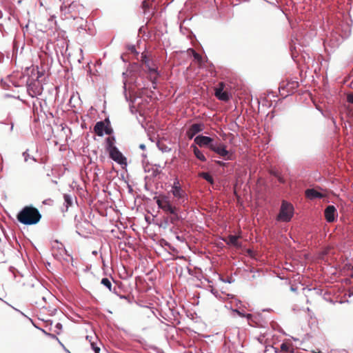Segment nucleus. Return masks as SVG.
I'll use <instances>...</instances> for the list:
<instances>
[{
  "label": "nucleus",
  "instance_id": "nucleus-52",
  "mask_svg": "<svg viewBox=\"0 0 353 353\" xmlns=\"http://www.w3.org/2000/svg\"><path fill=\"white\" fill-rule=\"evenodd\" d=\"M28 319L32 323V324L34 325V327H36V328H39L38 326H36V325L34 324V322L32 319L28 318Z\"/></svg>",
  "mask_w": 353,
  "mask_h": 353
},
{
  "label": "nucleus",
  "instance_id": "nucleus-48",
  "mask_svg": "<svg viewBox=\"0 0 353 353\" xmlns=\"http://www.w3.org/2000/svg\"><path fill=\"white\" fill-rule=\"evenodd\" d=\"M234 312H236L239 316H243L244 315L243 314H241L239 311L238 310H234Z\"/></svg>",
  "mask_w": 353,
  "mask_h": 353
},
{
  "label": "nucleus",
  "instance_id": "nucleus-40",
  "mask_svg": "<svg viewBox=\"0 0 353 353\" xmlns=\"http://www.w3.org/2000/svg\"><path fill=\"white\" fill-rule=\"evenodd\" d=\"M347 100L349 103H353V94H350L347 96Z\"/></svg>",
  "mask_w": 353,
  "mask_h": 353
},
{
  "label": "nucleus",
  "instance_id": "nucleus-45",
  "mask_svg": "<svg viewBox=\"0 0 353 353\" xmlns=\"http://www.w3.org/2000/svg\"><path fill=\"white\" fill-rule=\"evenodd\" d=\"M139 148L142 150H145V148H146V146L144 143H141L139 146Z\"/></svg>",
  "mask_w": 353,
  "mask_h": 353
},
{
  "label": "nucleus",
  "instance_id": "nucleus-7",
  "mask_svg": "<svg viewBox=\"0 0 353 353\" xmlns=\"http://www.w3.org/2000/svg\"><path fill=\"white\" fill-rule=\"evenodd\" d=\"M93 131L99 137H103L105 134L113 135L114 130L111 126L109 117L105 118L103 121H97L94 126Z\"/></svg>",
  "mask_w": 353,
  "mask_h": 353
},
{
  "label": "nucleus",
  "instance_id": "nucleus-35",
  "mask_svg": "<svg viewBox=\"0 0 353 353\" xmlns=\"http://www.w3.org/2000/svg\"><path fill=\"white\" fill-rule=\"evenodd\" d=\"M281 350L282 352H287L290 348V346L288 344L285 343H283L281 345Z\"/></svg>",
  "mask_w": 353,
  "mask_h": 353
},
{
  "label": "nucleus",
  "instance_id": "nucleus-2",
  "mask_svg": "<svg viewBox=\"0 0 353 353\" xmlns=\"http://www.w3.org/2000/svg\"><path fill=\"white\" fill-rule=\"evenodd\" d=\"M171 190L167 194H161L155 196L159 208L161 209L165 215L159 224L163 229H169L176 238V176H174Z\"/></svg>",
  "mask_w": 353,
  "mask_h": 353
},
{
  "label": "nucleus",
  "instance_id": "nucleus-63",
  "mask_svg": "<svg viewBox=\"0 0 353 353\" xmlns=\"http://www.w3.org/2000/svg\"><path fill=\"white\" fill-rule=\"evenodd\" d=\"M74 221L79 222V221L77 220V215L75 216Z\"/></svg>",
  "mask_w": 353,
  "mask_h": 353
},
{
  "label": "nucleus",
  "instance_id": "nucleus-11",
  "mask_svg": "<svg viewBox=\"0 0 353 353\" xmlns=\"http://www.w3.org/2000/svg\"><path fill=\"white\" fill-rule=\"evenodd\" d=\"M194 142L200 147H208L211 150V145L214 144V140L206 136L198 135L194 139Z\"/></svg>",
  "mask_w": 353,
  "mask_h": 353
},
{
  "label": "nucleus",
  "instance_id": "nucleus-61",
  "mask_svg": "<svg viewBox=\"0 0 353 353\" xmlns=\"http://www.w3.org/2000/svg\"><path fill=\"white\" fill-rule=\"evenodd\" d=\"M64 349V350L68 353H70L68 350H67V348L64 346V347H63Z\"/></svg>",
  "mask_w": 353,
  "mask_h": 353
},
{
  "label": "nucleus",
  "instance_id": "nucleus-15",
  "mask_svg": "<svg viewBox=\"0 0 353 353\" xmlns=\"http://www.w3.org/2000/svg\"><path fill=\"white\" fill-rule=\"evenodd\" d=\"M203 130V125L200 123H194L187 131V135L192 139L196 134Z\"/></svg>",
  "mask_w": 353,
  "mask_h": 353
},
{
  "label": "nucleus",
  "instance_id": "nucleus-44",
  "mask_svg": "<svg viewBox=\"0 0 353 353\" xmlns=\"http://www.w3.org/2000/svg\"><path fill=\"white\" fill-rule=\"evenodd\" d=\"M78 29L79 30H85V25H83L82 23L79 25V26L78 27Z\"/></svg>",
  "mask_w": 353,
  "mask_h": 353
},
{
  "label": "nucleus",
  "instance_id": "nucleus-34",
  "mask_svg": "<svg viewBox=\"0 0 353 353\" xmlns=\"http://www.w3.org/2000/svg\"><path fill=\"white\" fill-rule=\"evenodd\" d=\"M22 156L24 158V161L25 162H27L28 160L29 159H30V155L29 154V150L27 149L26 151H24L23 153H22Z\"/></svg>",
  "mask_w": 353,
  "mask_h": 353
},
{
  "label": "nucleus",
  "instance_id": "nucleus-42",
  "mask_svg": "<svg viewBox=\"0 0 353 353\" xmlns=\"http://www.w3.org/2000/svg\"><path fill=\"white\" fill-rule=\"evenodd\" d=\"M0 32L2 33L3 37H5L4 32H6V30L2 23H0Z\"/></svg>",
  "mask_w": 353,
  "mask_h": 353
},
{
  "label": "nucleus",
  "instance_id": "nucleus-46",
  "mask_svg": "<svg viewBox=\"0 0 353 353\" xmlns=\"http://www.w3.org/2000/svg\"><path fill=\"white\" fill-rule=\"evenodd\" d=\"M14 309L15 310H17V312H19L22 316H25V317H27L28 319L29 318V317H28V316H26V315L23 312H21V311H20V310H17V309H16V308H14Z\"/></svg>",
  "mask_w": 353,
  "mask_h": 353
},
{
  "label": "nucleus",
  "instance_id": "nucleus-36",
  "mask_svg": "<svg viewBox=\"0 0 353 353\" xmlns=\"http://www.w3.org/2000/svg\"><path fill=\"white\" fill-rule=\"evenodd\" d=\"M1 86L4 90H8L10 88V85L5 81L3 79H1Z\"/></svg>",
  "mask_w": 353,
  "mask_h": 353
},
{
  "label": "nucleus",
  "instance_id": "nucleus-4",
  "mask_svg": "<svg viewBox=\"0 0 353 353\" xmlns=\"http://www.w3.org/2000/svg\"><path fill=\"white\" fill-rule=\"evenodd\" d=\"M105 150L108 154V157L120 165L122 168L128 166L127 158L116 146V138L114 135L109 136L105 139Z\"/></svg>",
  "mask_w": 353,
  "mask_h": 353
},
{
  "label": "nucleus",
  "instance_id": "nucleus-12",
  "mask_svg": "<svg viewBox=\"0 0 353 353\" xmlns=\"http://www.w3.org/2000/svg\"><path fill=\"white\" fill-rule=\"evenodd\" d=\"M26 86L27 90L32 97H34V96L37 95H40L42 92L43 88L40 86L39 84L36 83V82L34 81L29 83L28 81Z\"/></svg>",
  "mask_w": 353,
  "mask_h": 353
},
{
  "label": "nucleus",
  "instance_id": "nucleus-62",
  "mask_svg": "<svg viewBox=\"0 0 353 353\" xmlns=\"http://www.w3.org/2000/svg\"><path fill=\"white\" fill-rule=\"evenodd\" d=\"M350 111L352 112V114L353 116V108H350Z\"/></svg>",
  "mask_w": 353,
  "mask_h": 353
},
{
  "label": "nucleus",
  "instance_id": "nucleus-50",
  "mask_svg": "<svg viewBox=\"0 0 353 353\" xmlns=\"http://www.w3.org/2000/svg\"><path fill=\"white\" fill-rule=\"evenodd\" d=\"M13 48H14V50H16V51L17 52V50H18V47H17V46H16V45H15V43H14V46H13Z\"/></svg>",
  "mask_w": 353,
  "mask_h": 353
},
{
  "label": "nucleus",
  "instance_id": "nucleus-19",
  "mask_svg": "<svg viewBox=\"0 0 353 353\" xmlns=\"http://www.w3.org/2000/svg\"><path fill=\"white\" fill-rule=\"evenodd\" d=\"M77 6V3L74 1L71 2L69 6H65L64 3H62V5L61 6V10H64L67 13H72L73 11H74Z\"/></svg>",
  "mask_w": 353,
  "mask_h": 353
},
{
  "label": "nucleus",
  "instance_id": "nucleus-51",
  "mask_svg": "<svg viewBox=\"0 0 353 353\" xmlns=\"http://www.w3.org/2000/svg\"><path fill=\"white\" fill-rule=\"evenodd\" d=\"M28 319L32 323V324L34 325V327H36V328H39L38 326H36V325L34 324V322L32 319L28 318Z\"/></svg>",
  "mask_w": 353,
  "mask_h": 353
},
{
  "label": "nucleus",
  "instance_id": "nucleus-64",
  "mask_svg": "<svg viewBox=\"0 0 353 353\" xmlns=\"http://www.w3.org/2000/svg\"><path fill=\"white\" fill-rule=\"evenodd\" d=\"M71 17L73 18L74 19H77V17L76 16H74V15H71Z\"/></svg>",
  "mask_w": 353,
  "mask_h": 353
},
{
  "label": "nucleus",
  "instance_id": "nucleus-24",
  "mask_svg": "<svg viewBox=\"0 0 353 353\" xmlns=\"http://www.w3.org/2000/svg\"><path fill=\"white\" fill-rule=\"evenodd\" d=\"M64 199V205L66 208V210H68V208L72 205V197L70 194H63Z\"/></svg>",
  "mask_w": 353,
  "mask_h": 353
},
{
  "label": "nucleus",
  "instance_id": "nucleus-27",
  "mask_svg": "<svg viewBox=\"0 0 353 353\" xmlns=\"http://www.w3.org/2000/svg\"><path fill=\"white\" fill-rule=\"evenodd\" d=\"M199 176L210 183L214 182L212 176L208 172H201L199 174Z\"/></svg>",
  "mask_w": 353,
  "mask_h": 353
},
{
  "label": "nucleus",
  "instance_id": "nucleus-16",
  "mask_svg": "<svg viewBox=\"0 0 353 353\" xmlns=\"http://www.w3.org/2000/svg\"><path fill=\"white\" fill-rule=\"evenodd\" d=\"M223 83H220V88H216L215 90V96L221 101H228L230 99L228 93L225 91H223Z\"/></svg>",
  "mask_w": 353,
  "mask_h": 353
},
{
  "label": "nucleus",
  "instance_id": "nucleus-39",
  "mask_svg": "<svg viewBox=\"0 0 353 353\" xmlns=\"http://www.w3.org/2000/svg\"><path fill=\"white\" fill-rule=\"evenodd\" d=\"M3 97H4L5 99H6V98H15V99H20L19 96H18V97H14V95H12V94H8V93L5 94L3 95Z\"/></svg>",
  "mask_w": 353,
  "mask_h": 353
},
{
  "label": "nucleus",
  "instance_id": "nucleus-6",
  "mask_svg": "<svg viewBox=\"0 0 353 353\" xmlns=\"http://www.w3.org/2000/svg\"><path fill=\"white\" fill-rule=\"evenodd\" d=\"M123 89L125 99L127 102L129 103L130 112L132 114H136L138 112V108L134 105V103L138 99H140L141 97L137 93L134 89L132 88L129 89V94H128V89L125 81H123Z\"/></svg>",
  "mask_w": 353,
  "mask_h": 353
},
{
  "label": "nucleus",
  "instance_id": "nucleus-22",
  "mask_svg": "<svg viewBox=\"0 0 353 353\" xmlns=\"http://www.w3.org/2000/svg\"><path fill=\"white\" fill-rule=\"evenodd\" d=\"M191 148H192L194 154L198 159L203 162L206 161L205 155L196 145H192Z\"/></svg>",
  "mask_w": 353,
  "mask_h": 353
},
{
  "label": "nucleus",
  "instance_id": "nucleus-57",
  "mask_svg": "<svg viewBox=\"0 0 353 353\" xmlns=\"http://www.w3.org/2000/svg\"><path fill=\"white\" fill-rule=\"evenodd\" d=\"M180 218H181V219H185V217H183L181 215H180V216H179V215L178 214V216H177L178 220H179Z\"/></svg>",
  "mask_w": 353,
  "mask_h": 353
},
{
  "label": "nucleus",
  "instance_id": "nucleus-13",
  "mask_svg": "<svg viewBox=\"0 0 353 353\" xmlns=\"http://www.w3.org/2000/svg\"><path fill=\"white\" fill-rule=\"evenodd\" d=\"M325 218L329 223H332L335 220L336 214V209L334 205H328L324 212Z\"/></svg>",
  "mask_w": 353,
  "mask_h": 353
},
{
  "label": "nucleus",
  "instance_id": "nucleus-56",
  "mask_svg": "<svg viewBox=\"0 0 353 353\" xmlns=\"http://www.w3.org/2000/svg\"><path fill=\"white\" fill-rule=\"evenodd\" d=\"M149 219H150V217H149V216H145V221H146L148 223H150V222H149Z\"/></svg>",
  "mask_w": 353,
  "mask_h": 353
},
{
  "label": "nucleus",
  "instance_id": "nucleus-41",
  "mask_svg": "<svg viewBox=\"0 0 353 353\" xmlns=\"http://www.w3.org/2000/svg\"><path fill=\"white\" fill-rule=\"evenodd\" d=\"M171 287L172 289V292L174 294L175 289L176 288V281L172 282Z\"/></svg>",
  "mask_w": 353,
  "mask_h": 353
},
{
  "label": "nucleus",
  "instance_id": "nucleus-26",
  "mask_svg": "<svg viewBox=\"0 0 353 353\" xmlns=\"http://www.w3.org/2000/svg\"><path fill=\"white\" fill-rule=\"evenodd\" d=\"M160 168H161V166L159 165H157V164H154V165L152 166V172H151L152 173H151V175L153 177H155L158 174H160V172H161Z\"/></svg>",
  "mask_w": 353,
  "mask_h": 353
},
{
  "label": "nucleus",
  "instance_id": "nucleus-30",
  "mask_svg": "<svg viewBox=\"0 0 353 353\" xmlns=\"http://www.w3.org/2000/svg\"><path fill=\"white\" fill-rule=\"evenodd\" d=\"M128 50L132 54H134V55L136 56H139V52H137V50H136V47L133 44H131V45H128Z\"/></svg>",
  "mask_w": 353,
  "mask_h": 353
},
{
  "label": "nucleus",
  "instance_id": "nucleus-59",
  "mask_svg": "<svg viewBox=\"0 0 353 353\" xmlns=\"http://www.w3.org/2000/svg\"><path fill=\"white\" fill-rule=\"evenodd\" d=\"M54 242H56L57 243H60L61 246H63V244L60 243L58 240H55Z\"/></svg>",
  "mask_w": 353,
  "mask_h": 353
},
{
  "label": "nucleus",
  "instance_id": "nucleus-33",
  "mask_svg": "<svg viewBox=\"0 0 353 353\" xmlns=\"http://www.w3.org/2000/svg\"><path fill=\"white\" fill-rule=\"evenodd\" d=\"M157 146L160 150L162 152H168L170 150V148L164 144H161L159 143H157Z\"/></svg>",
  "mask_w": 353,
  "mask_h": 353
},
{
  "label": "nucleus",
  "instance_id": "nucleus-18",
  "mask_svg": "<svg viewBox=\"0 0 353 353\" xmlns=\"http://www.w3.org/2000/svg\"><path fill=\"white\" fill-rule=\"evenodd\" d=\"M305 196L309 199H314L316 198H323V194L314 189H307L305 190Z\"/></svg>",
  "mask_w": 353,
  "mask_h": 353
},
{
  "label": "nucleus",
  "instance_id": "nucleus-55",
  "mask_svg": "<svg viewBox=\"0 0 353 353\" xmlns=\"http://www.w3.org/2000/svg\"><path fill=\"white\" fill-rule=\"evenodd\" d=\"M122 75H123V77L124 78H125V76L127 75V72H123V73H122Z\"/></svg>",
  "mask_w": 353,
  "mask_h": 353
},
{
  "label": "nucleus",
  "instance_id": "nucleus-54",
  "mask_svg": "<svg viewBox=\"0 0 353 353\" xmlns=\"http://www.w3.org/2000/svg\"><path fill=\"white\" fill-rule=\"evenodd\" d=\"M58 343L60 344V345H61L63 347H64V345L60 341V340L59 339V341H57Z\"/></svg>",
  "mask_w": 353,
  "mask_h": 353
},
{
  "label": "nucleus",
  "instance_id": "nucleus-17",
  "mask_svg": "<svg viewBox=\"0 0 353 353\" xmlns=\"http://www.w3.org/2000/svg\"><path fill=\"white\" fill-rule=\"evenodd\" d=\"M112 292L118 296L121 299H125L128 303H131L134 301V297L129 295L121 294V288L118 286H114L112 289Z\"/></svg>",
  "mask_w": 353,
  "mask_h": 353
},
{
  "label": "nucleus",
  "instance_id": "nucleus-37",
  "mask_svg": "<svg viewBox=\"0 0 353 353\" xmlns=\"http://www.w3.org/2000/svg\"><path fill=\"white\" fill-rule=\"evenodd\" d=\"M272 174H274L276 177H277V179H278V180H279V181L280 183H284V182H285V181H284L283 178L282 176H280L277 172H272Z\"/></svg>",
  "mask_w": 353,
  "mask_h": 353
},
{
  "label": "nucleus",
  "instance_id": "nucleus-25",
  "mask_svg": "<svg viewBox=\"0 0 353 353\" xmlns=\"http://www.w3.org/2000/svg\"><path fill=\"white\" fill-rule=\"evenodd\" d=\"M101 284L105 286L109 291H112V285L110 280L108 277H103L101 281Z\"/></svg>",
  "mask_w": 353,
  "mask_h": 353
},
{
  "label": "nucleus",
  "instance_id": "nucleus-28",
  "mask_svg": "<svg viewBox=\"0 0 353 353\" xmlns=\"http://www.w3.org/2000/svg\"><path fill=\"white\" fill-rule=\"evenodd\" d=\"M90 342L91 349L93 350V352L94 353H99L101 351V348L97 345V343L91 341H90Z\"/></svg>",
  "mask_w": 353,
  "mask_h": 353
},
{
  "label": "nucleus",
  "instance_id": "nucleus-29",
  "mask_svg": "<svg viewBox=\"0 0 353 353\" xmlns=\"http://www.w3.org/2000/svg\"><path fill=\"white\" fill-rule=\"evenodd\" d=\"M46 336H48L50 339H55L57 341H59V338L54 334L49 333L46 332L45 330L42 328H39Z\"/></svg>",
  "mask_w": 353,
  "mask_h": 353
},
{
  "label": "nucleus",
  "instance_id": "nucleus-53",
  "mask_svg": "<svg viewBox=\"0 0 353 353\" xmlns=\"http://www.w3.org/2000/svg\"><path fill=\"white\" fill-rule=\"evenodd\" d=\"M92 254L93 255H95V256H96V255L97 254V251L94 250V251H92Z\"/></svg>",
  "mask_w": 353,
  "mask_h": 353
},
{
  "label": "nucleus",
  "instance_id": "nucleus-60",
  "mask_svg": "<svg viewBox=\"0 0 353 353\" xmlns=\"http://www.w3.org/2000/svg\"><path fill=\"white\" fill-rule=\"evenodd\" d=\"M171 329H174L176 332V327H175V325L172 326Z\"/></svg>",
  "mask_w": 353,
  "mask_h": 353
},
{
  "label": "nucleus",
  "instance_id": "nucleus-49",
  "mask_svg": "<svg viewBox=\"0 0 353 353\" xmlns=\"http://www.w3.org/2000/svg\"><path fill=\"white\" fill-rule=\"evenodd\" d=\"M30 159H32V161H34V162H37V159L34 157H33V156H31V157H30Z\"/></svg>",
  "mask_w": 353,
  "mask_h": 353
},
{
  "label": "nucleus",
  "instance_id": "nucleus-31",
  "mask_svg": "<svg viewBox=\"0 0 353 353\" xmlns=\"http://www.w3.org/2000/svg\"><path fill=\"white\" fill-rule=\"evenodd\" d=\"M153 165H150L149 163H145L144 161H143V169H144V171L145 172H152V166Z\"/></svg>",
  "mask_w": 353,
  "mask_h": 353
},
{
  "label": "nucleus",
  "instance_id": "nucleus-38",
  "mask_svg": "<svg viewBox=\"0 0 353 353\" xmlns=\"http://www.w3.org/2000/svg\"><path fill=\"white\" fill-rule=\"evenodd\" d=\"M5 254L3 250H0V263H6Z\"/></svg>",
  "mask_w": 353,
  "mask_h": 353
},
{
  "label": "nucleus",
  "instance_id": "nucleus-5",
  "mask_svg": "<svg viewBox=\"0 0 353 353\" xmlns=\"http://www.w3.org/2000/svg\"><path fill=\"white\" fill-rule=\"evenodd\" d=\"M42 217L39 210L32 205H26L17 213V221L25 225L38 223Z\"/></svg>",
  "mask_w": 353,
  "mask_h": 353
},
{
  "label": "nucleus",
  "instance_id": "nucleus-58",
  "mask_svg": "<svg viewBox=\"0 0 353 353\" xmlns=\"http://www.w3.org/2000/svg\"><path fill=\"white\" fill-rule=\"evenodd\" d=\"M152 85H153V88H156V85H154V84H156V82H154V81H152Z\"/></svg>",
  "mask_w": 353,
  "mask_h": 353
},
{
  "label": "nucleus",
  "instance_id": "nucleus-10",
  "mask_svg": "<svg viewBox=\"0 0 353 353\" xmlns=\"http://www.w3.org/2000/svg\"><path fill=\"white\" fill-rule=\"evenodd\" d=\"M211 150L216 152L225 159H231V155L229 154V152L225 149V145L220 142H214L211 145Z\"/></svg>",
  "mask_w": 353,
  "mask_h": 353
},
{
  "label": "nucleus",
  "instance_id": "nucleus-20",
  "mask_svg": "<svg viewBox=\"0 0 353 353\" xmlns=\"http://www.w3.org/2000/svg\"><path fill=\"white\" fill-rule=\"evenodd\" d=\"M239 236L235 235H229L225 239V242L231 245L239 246Z\"/></svg>",
  "mask_w": 353,
  "mask_h": 353
},
{
  "label": "nucleus",
  "instance_id": "nucleus-8",
  "mask_svg": "<svg viewBox=\"0 0 353 353\" xmlns=\"http://www.w3.org/2000/svg\"><path fill=\"white\" fill-rule=\"evenodd\" d=\"M164 246L169 249L168 254L170 255V258H168L165 261L167 262V272L168 274H172V276L174 277L175 272H176V266L171 261L176 259V248L172 245L169 242L164 241Z\"/></svg>",
  "mask_w": 353,
  "mask_h": 353
},
{
  "label": "nucleus",
  "instance_id": "nucleus-21",
  "mask_svg": "<svg viewBox=\"0 0 353 353\" xmlns=\"http://www.w3.org/2000/svg\"><path fill=\"white\" fill-rule=\"evenodd\" d=\"M188 52L190 54H192L194 56V60L196 61L199 67H201L203 65V59L202 57L196 52L192 48H188Z\"/></svg>",
  "mask_w": 353,
  "mask_h": 353
},
{
  "label": "nucleus",
  "instance_id": "nucleus-9",
  "mask_svg": "<svg viewBox=\"0 0 353 353\" xmlns=\"http://www.w3.org/2000/svg\"><path fill=\"white\" fill-rule=\"evenodd\" d=\"M294 213V208L292 204L283 201L282 202L277 220L288 222L291 220Z\"/></svg>",
  "mask_w": 353,
  "mask_h": 353
},
{
  "label": "nucleus",
  "instance_id": "nucleus-47",
  "mask_svg": "<svg viewBox=\"0 0 353 353\" xmlns=\"http://www.w3.org/2000/svg\"><path fill=\"white\" fill-rule=\"evenodd\" d=\"M133 191V189L131 185H128V192L130 193Z\"/></svg>",
  "mask_w": 353,
  "mask_h": 353
},
{
  "label": "nucleus",
  "instance_id": "nucleus-3",
  "mask_svg": "<svg viewBox=\"0 0 353 353\" xmlns=\"http://www.w3.org/2000/svg\"><path fill=\"white\" fill-rule=\"evenodd\" d=\"M141 64L139 63H130L128 71L130 75V82L137 89H140L139 81H142L141 75L143 70H147L150 75L159 76L158 67L155 61L151 59L148 52H143L141 54Z\"/></svg>",
  "mask_w": 353,
  "mask_h": 353
},
{
  "label": "nucleus",
  "instance_id": "nucleus-43",
  "mask_svg": "<svg viewBox=\"0 0 353 353\" xmlns=\"http://www.w3.org/2000/svg\"><path fill=\"white\" fill-rule=\"evenodd\" d=\"M54 327L56 329L59 330H61L63 328V325L61 323H57Z\"/></svg>",
  "mask_w": 353,
  "mask_h": 353
},
{
  "label": "nucleus",
  "instance_id": "nucleus-32",
  "mask_svg": "<svg viewBox=\"0 0 353 353\" xmlns=\"http://www.w3.org/2000/svg\"><path fill=\"white\" fill-rule=\"evenodd\" d=\"M8 270H9V272H10L11 273H12L14 274V277H16V274H19L21 276H23V275L20 273V272L14 266H10Z\"/></svg>",
  "mask_w": 353,
  "mask_h": 353
},
{
  "label": "nucleus",
  "instance_id": "nucleus-14",
  "mask_svg": "<svg viewBox=\"0 0 353 353\" xmlns=\"http://www.w3.org/2000/svg\"><path fill=\"white\" fill-rule=\"evenodd\" d=\"M299 85V83L297 81H288L286 83L283 82L281 88L282 89H285L288 92H293Z\"/></svg>",
  "mask_w": 353,
  "mask_h": 353
},
{
  "label": "nucleus",
  "instance_id": "nucleus-23",
  "mask_svg": "<svg viewBox=\"0 0 353 353\" xmlns=\"http://www.w3.org/2000/svg\"><path fill=\"white\" fill-rule=\"evenodd\" d=\"M177 194H178V205L183 204V206L185 207V201L187 200V199L185 197L184 192L183 190H181L179 187H178Z\"/></svg>",
  "mask_w": 353,
  "mask_h": 353
},
{
  "label": "nucleus",
  "instance_id": "nucleus-1",
  "mask_svg": "<svg viewBox=\"0 0 353 353\" xmlns=\"http://www.w3.org/2000/svg\"><path fill=\"white\" fill-rule=\"evenodd\" d=\"M173 1L174 0H165L163 3H160L157 0H143L141 8L146 23L145 26L139 28V34H142L148 39H151L153 34L154 39L160 37L163 34V31L160 30L158 21L163 10Z\"/></svg>",
  "mask_w": 353,
  "mask_h": 353
}]
</instances>
